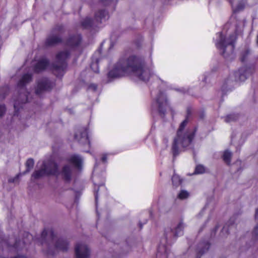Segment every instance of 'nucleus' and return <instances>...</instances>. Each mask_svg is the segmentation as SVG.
Segmentation results:
<instances>
[{
	"instance_id": "obj_40",
	"label": "nucleus",
	"mask_w": 258,
	"mask_h": 258,
	"mask_svg": "<svg viewBox=\"0 0 258 258\" xmlns=\"http://www.w3.org/2000/svg\"><path fill=\"white\" fill-rule=\"evenodd\" d=\"M95 160H96V163H95V168H96L97 166V159H95Z\"/></svg>"
},
{
	"instance_id": "obj_33",
	"label": "nucleus",
	"mask_w": 258,
	"mask_h": 258,
	"mask_svg": "<svg viewBox=\"0 0 258 258\" xmlns=\"http://www.w3.org/2000/svg\"><path fill=\"white\" fill-rule=\"evenodd\" d=\"M97 186L98 188L97 189H94V195H95V202L96 204H97L98 203V190H99V187L100 186H101L103 185V183L98 184H95Z\"/></svg>"
},
{
	"instance_id": "obj_6",
	"label": "nucleus",
	"mask_w": 258,
	"mask_h": 258,
	"mask_svg": "<svg viewBox=\"0 0 258 258\" xmlns=\"http://www.w3.org/2000/svg\"><path fill=\"white\" fill-rule=\"evenodd\" d=\"M32 79L31 74L27 73L23 75L21 80L17 84L18 88L21 91H24V92H21L19 95L17 99L15 100L14 107L15 108L14 115H18V112L21 108H22L23 105L28 101L29 93L26 91L25 87L28 83H30Z\"/></svg>"
},
{
	"instance_id": "obj_25",
	"label": "nucleus",
	"mask_w": 258,
	"mask_h": 258,
	"mask_svg": "<svg viewBox=\"0 0 258 258\" xmlns=\"http://www.w3.org/2000/svg\"><path fill=\"white\" fill-rule=\"evenodd\" d=\"M173 185L175 186H178L181 183V179L180 177L176 174H174L172 177Z\"/></svg>"
},
{
	"instance_id": "obj_29",
	"label": "nucleus",
	"mask_w": 258,
	"mask_h": 258,
	"mask_svg": "<svg viewBox=\"0 0 258 258\" xmlns=\"http://www.w3.org/2000/svg\"><path fill=\"white\" fill-rule=\"evenodd\" d=\"M205 172V167L202 165H198L196 166L195 174H202Z\"/></svg>"
},
{
	"instance_id": "obj_11",
	"label": "nucleus",
	"mask_w": 258,
	"mask_h": 258,
	"mask_svg": "<svg viewBox=\"0 0 258 258\" xmlns=\"http://www.w3.org/2000/svg\"><path fill=\"white\" fill-rule=\"evenodd\" d=\"M255 71L253 66L250 67H243L234 73L235 80L236 81L243 82L252 74Z\"/></svg>"
},
{
	"instance_id": "obj_43",
	"label": "nucleus",
	"mask_w": 258,
	"mask_h": 258,
	"mask_svg": "<svg viewBox=\"0 0 258 258\" xmlns=\"http://www.w3.org/2000/svg\"><path fill=\"white\" fill-rule=\"evenodd\" d=\"M84 152H87V153H90L89 151L84 150Z\"/></svg>"
},
{
	"instance_id": "obj_26",
	"label": "nucleus",
	"mask_w": 258,
	"mask_h": 258,
	"mask_svg": "<svg viewBox=\"0 0 258 258\" xmlns=\"http://www.w3.org/2000/svg\"><path fill=\"white\" fill-rule=\"evenodd\" d=\"M117 0H101V3L105 6H111L113 8L117 3Z\"/></svg>"
},
{
	"instance_id": "obj_4",
	"label": "nucleus",
	"mask_w": 258,
	"mask_h": 258,
	"mask_svg": "<svg viewBox=\"0 0 258 258\" xmlns=\"http://www.w3.org/2000/svg\"><path fill=\"white\" fill-rule=\"evenodd\" d=\"M184 227V223L180 221L176 226L165 229L164 237L158 248L156 258H167L168 252L166 244H171L177 237L182 235Z\"/></svg>"
},
{
	"instance_id": "obj_17",
	"label": "nucleus",
	"mask_w": 258,
	"mask_h": 258,
	"mask_svg": "<svg viewBox=\"0 0 258 258\" xmlns=\"http://www.w3.org/2000/svg\"><path fill=\"white\" fill-rule=\"evenodd\" d=\"M49 64V60L47 58H41L34 66V71L37 73L43 71L48 67Z\"/></svg>"
},
{
	"instance_id": "obj_30",
	"label": "nucleus",
	"mask_w": 258,
	"mask_h": 258,
	"mask_svg": "<svg viewBox=\"0 0 258 258\" xmlns=\"http://www.w3.org/2000/svg\"><path fill=\"white\" fill-rule=\"evenodd\" d=\"M237 118V115L235 114H230L226 116L225 118L226 122H230L231 121L236 120Z\"/></svg>"
},
{
	"instance_id": "obj_31",
	"label": "nucleus",
	"mask_w": 258,
	"mask_h": 258,
	"mask_svg": "<svg viewBox=\"0 0 258 258\" xmlns=\"http://www.w3.org/2000/svg\"><path fill=\"white\" fill-rule=\"evenodd\" d=\"M189 196L188 192L184 190H181L178 195V198L183 200L187 198Z\"/></svg>"
},
{
	"instance_id": "obj_2",
	"label": "nucleus",
	"mask_w": 258,
	"mask_h": 258,
	"mask_svg": "<svg viewBox=\"0 0 258 258\" xmlns=\"http://www.w3.org/2000/svg\"><path fill=\"white\" fill-rule=\"evenodd\" d=\"M191 114V109L187 108L185 119L180 123L177 131L176 136L172 144L171 151L173 157H176L183 149V151L192 147V141L194 139L197 128L185 129L188 118Z\"/></svg>"
},
{
	"instance_id": "obj_19",
	"label": "nucleus",
	"mask_w": 258,
	"mask_h": 258,
	"mask_svg": "<svg viewBox=\"0 0 258 258\" xmlns=\"http://www.w3.org/2000/svg\"><path fill=\"white\" fill-rule=\"evenodd\" d=\"M81 40L82 37L80 34L72 36L68 40L67 45L71 48H74L80 44Z\"/></svg>"
},
{
	"instance_id": "obj_44",
	"label": "nucleus",
	"mask_w": 258,
	"mask_h": 258,
	"mask_svg": "<svg viewBox=\"0 0 258 258\" xmlns=\"http://www.w3.org/2000/svg\"><path fill=\"white\" fill-rule=\"evenodd\" d=\"M150 215L151 216H152V213L151 212H150Z\"/></svg>"
},
{
	"instance_id": "obj_39",
	"label": "nucleus",
	"mask_w": 258,
	"mask_h": 258,
	"mask_svg": "<svg viewBox=\"0 0 258 258\" xmlns=\"http://www.w3.org/2000/svg\"><path fill=\"white\" fill-rule=\"evenodd\" d=\"M5 96H6L5 94L3 95L2 96H1V95H0V99H4L5 97Z\"/></svg>"
},
{
	"instance_id": "obj_27",
	"label": "nucleus",
	"mask_w": 258,
	"mask_h": 258,
	"mask_svg": "<svg viewBox=\"0 0 258 258\" xmlns=\"http://www.w3.org/2000/svg\"><path fill=\"white\" fill-rule=\"evenodd\" d=\"M250 50L249 49H246L243 51L241 53L240 60L242 62H243L246 59L247 56L250 54Z\"/></svg>"
},
{
	"instance_id": "obj_8",
	"label": "nucleus",
	"mask_w": 258,
	"mask_h": 258,
	"mask_svg": "<svg viewBox=\"0 0 258 258\" xmlns=\"http://www.w3.org/2000/svg\"><path fill=\"white\" fill-rule=\"evenodd\" d=\"M64 28L61 25H56L48 35L45 41L46 46H52L62 41Z\"/></svg>"
},
{
	"instance_id": "obj_28",
	"label": "nucleus",
	"mask_w": 258,
	"mask_h": 258,
	"mask_svg": "<svg viewBox=\"0 0 258 258\" xmlns=\"http://www.w3.org/2000/svg\"><path fill=\"white\" fill-rule=\"evenodd\" d=\"M210 247V243L208 242H206L204 244V247L200 250L198 253L197 258H200V256H199V254L202 255L204 253H205L206 251H208Z\"/></svg>"
},
{
	"instance_id": "obj_5",
	"label": "nucleus",
	"mask_w": 258,
	"mask_h": 258,
	"mask_svg": "<svg viewBox=\"0 0 258 258\" xmlns=\"http://www.w3.org/2000/svg\"><path fill=\"white\" fill-rule=\"evenodd\" d=\"M217 39L215 45L219 52L225 58L232 55L235 48V42L236 40L235 34L230 35L228 37L224 36L221 32L216 34Z\"/></svg>"
},
{
	"instance_id": "obj_12",
	"label": "nucleus",
	"mask_w": 258,
	"mask_h": 258,
	"mask_svg": "<svg viewBox=\"0 0 258 258\" xmlns=\"http://www.w3.org/2000/svg\"><path fill=\"white\" fill-rule=\"evenodd\" d=\"M54 85V83L46 78L40 79L37 82L35 93L37 95H40L44 92L51 90Z\"/></svg>"
},
{
	"instance_id": "obj_24",
	"label": "nucleus",
	"mask_w": 258,
	"mask_h": 258,
	"mask_svg": "<svg viewBox=\"0 0 258 258\" xmlns=\"http://www.w3.org/2000/svg\"><path fill=\"white\" fill-rule=\"evenodd\" d=\"M34 165V161L32 158L28 159L26 163V169L24 171V174H26L30 171V170L33 168Z\"/></svg>"
},
{
	"instance_id": "obj_18",
	"label": "nucleus",
	"mask_w": 258,
	"mask_h": 258,
	"mask_svg": "<svg viewBox=\"0 0 258 258\" xmlns=\"http://www.w3.org/2000/svg\"><path fill=\"white\" fill-rule=\"evenodd\" d=\"M55 169L52 170H46L42 165L40 169L35 170L32 175V178L37 179L45 175H48V173H53Z\"/></svg>"
},
{
	"instance_id": "obj_35",
	"label": "nucleus",
	"mask_w": 258,
	"mask_h": 258,
	"mask_svg": "<svg viewBox=\"0 0 258 258\" xmlns=\"http://www.w3.org/2000/svg\"><path fill=\"white\" fill-rule=\"evenodd\" d=\"M6 112V107L4 104L0 105V117H2Z\"/></svg>"
},
{
	"instance_id": "obj_36",
	"label": "nucleus",
	"mask_w": 258,
	"mask_h": 258,
	"mask_svg": "<svg viewBox=\"0 0 258 258\" xmlns=\"http://www.w3.org/2000/svg\"><path fill=\"white\" fill-rule=\"evenodd\" d=\"M107 155L106 154H104L102 156V157L101 158V161L104 162L106 163L107 162Z\"/></svg>"
},
{
	"instance_id": "obj_7",
	"label": "nucleus",
	"mask_w": 258,
	"mask_h": 258,
	"mask_svg": "<svg viewBox=\"0 0 258 258\" xmlns=\"http://www.w3.org/2000/svg\"><path fill=\"white\" fill-rule=\"evenodd\" d=\"M71 55L69 50L60 51L56 55V60L52 64V70L54 74L59 77H62L66 71L68 66L67 59Z\"/></svg>"
},
{
	"instance_id": "obj_41",
	"label": "nucleus",
	"mask_w": 258,
	"mask_h": 258,
	"mask_svg": "<svg viewBox=\"0 0 258 258\" xmlns=\"http://www.w3.org/2000/svg\"><path fill=\"white\" fill-rule=\"evenodd\" d=\"M256 44L258 45V34H257V35L256 36Z\"/></svg>"
},
{
	"instance_id": "obj_1",
	"label": "nucleus",
	"mask_w": 258,
	"mask_h": 258,
	"mask_svg": "<svg viewBox=\"0 0 258 258\" xmlns=\"http://www.w3.org/2000/svg\"><path fill=\"white\" fill-rule=\"evenodd\" d=\"M129 74H133L144 82L148 81L151 76V71L145 67L143 59L125 54L108 72V78H118Z\"/></svg>"
},
{
	"instance_id": "obj_34",
	"label": "nucleus",
	"mask_w": 258,
	"mask_h": 258,
	"mask_svg": "<svg viewBox=\"0 0 258 258\" xmlns=\"http://www.w3.org/2000/svg\"><path fill=\"white\" fill-rule=\"evenodd\" d=\"M88 88L89 90H92L93 91H96L97 89V85L96 84H90Z\"/></svg>"
},
{
	"instance_id": "obj_14",
	"label": "nucleus",
	"mask_w": 258,
	"mask_h": 258,
	"mask_svg": "<svg viewBox=\"0 0 258 258\" xmlns=\"http://www.w3.org/2000/svg\"><path fill=\"white\" fill-rule=\"evenodd\" d=\"M24 236L25 238L22 241L16 240L13 245L10 244V242H9L8 245L9 246H12L18 250L22 249L27 243L29 242L30 240L33 239L32 235L28 232H25Z\"/></svg>"
},
{
	"instance_id": "obj_9",
	"label": "nucleus",
	"mask_w": 258,
	"mask_h": 258,
	"mask_svg": "<svg viewBox=\"0 0 258 258\" xmlns=\"http://www.w3.org/2000/svg\"><path fill=\"white\" fill-rule=\"evenodd\" d=\"M109 18L108 13L104 10H100L95 14L94 20L87 17L81 23L82 27L85 29H89L96 27L99 24L107 20Z\"/></svg>"
},
{
	"instance_id": "obj_38",
	"label": "nucleus",
	"mask_w": 258,
	"mask_h": 258,
	"mask_svg": "<svg viewBox=\"0 0 258 258\" xmlns=\"http://www.w3.org/2000/svg\"><path fill=\"white\" fill-rule=\"evenodd\" d=\"M147 222V220H146L143 223H142L141 222L139 223V226L140 229L142 228V227L144 224H145Z\"/></svg>"
},
{
	"instance_id": "obj_23",
	"label": "nucleus",
	"mask_w": 258,
	"mask_h": 258,
	"mask_svg": "<svg viewBox=\"0 0 258 258\" xmlns=\"http://www.w3.org/2000/svg\"><path fill=\"white\" fill-rule=\"evenodd\" d=\"M232 156V153L228 150L224 151L222 158L224 161L228 165L230 164L231 162V158Z\"/></svg>"
},
{
	"instance_id": "obj_16",
	"label": "nucleus",
	"mask_w": 258,
	"mask_h": 258,
	"mask_svg": "<svg viewBox=\"0 0 258 258\" xmlns=\"http://www.w3.org/2000/svg\"><path fill=\"white\" fill-rule=\"evenodd\" d=\"M73 174V167L69 165H64L60 172L61 178L66 182H70L72 178Z\"/></svg>"
},
{
	"instance_id": "obj_22",
	"label": "nucleus",
	"mask_w": 258,
	"mask_h": 258,
	"mask_svg": "<svg viewBox=\"0 0 258 258\" xmlns=\"http://www.w3.org/2000/svg\"><path fill=\"white\" fill-rule=\"evenodd\" d=\"M246 2L244 1H239L235 7L231 4L233 13H236L243 10L245 7Z\"/></svg>"
},
{
	"instance_id": "obj_42",
	"label": "nucleus",
	"mask_w": 258,
	"mask_h": 258,
	"mask_svg": "<svg viewBox=\"0 0 258 258\" xmlns=\"http://www.w3.org/2000/svg\"><path fill=\"white\" fill-rule=\"evenodd\" d=\"M206 77H204V79H203V81H204V82H205V81H206Z\"/></svg>"
},
{
	"instance_id": "obj_21",
	"label": "nucleus",
	"mask_w": 258,
	"mask_h": 258,
	"mask_svg": "<svg viewBox=\"0 0 258 258\" xmlns=\"http://www.w3.org/2000/svg\"><path fill=\"white\" fill-rule=\"evenodd\" d=\"M68 161L73 164L75 167L80 168L82 166L83 160L80 156L73 155L68 159Z\"/></svg>"
},
{
	"instance_id": "obj_10",
	"label": "nucleus",
	"mask_w": 258,
	"mask_h": 258,
	"mask_svg": "<svg viewBox=\"0 0 258 258\" xmlns=\"http://www.w3.org/2000/svg\"><path fill=\"white\" fill-rule=\"evenodd\" d=\"M167 106V101L166 95L161 92H160L155 100L151 104V112L152 114H158L163 117L166 112Z\"/></svg>"
},
{
	"instance_id": "obj_45",
	"label": "nucleus",
	"mask_w": 258,
	"mask_h": 258,
	"mask_svg": "<svg viewBox=\"0 0 258 258\" xmlns=\"http://www.w3.org/2000/svg\"><path fill=\"white\" fill-rule=\"evenodd\" d=\"M186 91H185V90L183 91V93H185Z\"/></svg>"
},
{
	"instance_id": "obj_15",
	"label": "nucleus",
	"mask_w": 258,
	"mask_h": 258,
	"mask_svg": "<svg viewBox=\"0 0 258 258\" xmlns=\"http://www.w3.org/2000/svg\"><path fill=\"white\" fill-rule=\"evenodd\" d=\"M75 138L81 144H87L89 147H90V142L88 138V130L86 128L81 129L76 133Z\"/></svg>"
},
{
	"instance_id": "obj_3",
	"label": "nucleus",
	"mask_w": 258,
	"mask_h": 258,
	"mask_svg": "<svg viewBox=\"0 0 258 258\" xmlns=\"http://www.w3.org/2000/svg\"><path fill=\"white\" fill-rule=\"evenodd\" d=\"M37 242L47 247L46 253L53 255L54 250L67 251L69 248L68 241L62 238H58L52 229H44L42 231L40 238Z\"/></svg>"
},
{
	"instance_id": "obj_32",
	"label": "nucleus",
	"mask_w": 258,
	"mask_h": 258,
	"mask_svg": "<svg viewBox=\"0 0 258 258\" xmlns=\"http://www.w3.org/2000/svg\"><path fill=\"white\" fill-rule=\"evenodd\" d=\"M92 70L95 73L99 72V68H98V61L97 60H96L95 62H93L91 63L90 66Z\"/></svg>"
},
{
	"instance_id": "obj_37",
	"label": "nucleus",
	"mask_w": 258,
	"mask_h": 258,
	"mask_svg": "<svg viewBox=\"0 0 258 258\" xmlns=\"http://www.w3.org/2000/svg\"><path fill=\"white\" fill-rule=\"evenodd\" d=\"M11 258H27L24 255H17V256H14V257H11Z\"/></svg>"
},
{
	"instance_id": "obj_20",
	"label": "nucleus",
	"mask_w": 258,
	"mask_h": 258,
	"mask_svg": "<svg viewBox=\"0 0 258 258\" xmlns=\"http://www.w3.org/2000/svg\"><path fill=\"white\" fill-rule=\"evenodd\" d=\"M42 164L43 165V167L45 168L46 170H52L53 169H55L53 173H48V175H55L57 173L58 165L56 162L53 161H50L48 162H43Z\"/></svg>"
},
{
	"instance_id": "obj_13",
	"label": "nucleus",
	"mask_w": 258,
	"mask_h": 258,
	"mask_svg": "<svg viewBox=\"0 0 258 258\" xmlns=\"http://www.w3.org/2000/svg\"><path fill=\"white\" fill-rule=\"evenodd\" d=\"M76 258H89L90 250L84 243H78L75 247Z\"/></svg>"
}]
</instances>
